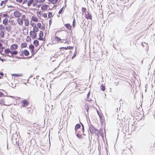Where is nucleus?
<instances>
[{
    "label": "nucleus",
    "instance_id": "f704fd0d",
    "mask_svg": "<svg viewBox=\"0 0 155 155\" xmlns=\"http://www.w3.org/2000/svg\"><path fill=\"white\" fill-rule=\"evenodd\" d=\"M31 41V37L29 36H27V38L26 39V41L27 42H28L29 41Z\"/></svg>",
    "mask_w": 155,
    "mask_h": 155
},
{
    "label": "nucleus",
    "instance_id": "c756f323",
    "mask_svg": "<svg viewBox=\"0 0 155 155\" xmlns=\"http://www.w3.org/2000/svg\"><path fill=\"white\" fill-rule=\"evenodd\" d=\"M90 91H89L87 94V101H90V100L89 99V97L90 96ZM91 101V99H90V101Z\"/></svg>",
    "mask_w": 155,
    "mask_h": 155
},
{
    "label": "nucleus",
    "instance_id": "7c9ffc66",
    "mask_svg": "<svg viewBox=\"0 0 155 155\" xmlns=\"http://www.w3.org/2000/svg\"><path fill=\"white\" fill-rule=\"evenodd\" d=\"M44 34L43 32L42 31H40V32L39 35V38H41L43 37V36Z\"/></svg>",
    "mask_w": 155,
    "mask_h": 155
},
{
    "label": "nucleus",
    "instance_id": "864d4df0",
    "mask_svg": "<svg viewBox=\"0 0 155 155\" xmlns=\"http://www.w3.org/2000/svg\"><path fill=\"white\" fill-rule=\"evenodd\" d=\"M100 120V121L101 122V124H102L103 122H104V120L103 119V117H101V118H99Z\"/></svg>",
    "mask_w": 155,
    "mask_h": 155
},
{
    "label": "nucleus",
    "instance_id": "37998d69",
    "mask_svg": "<svg viewBox=\"0 0 155 155\" xmlns=\"http://www.w3.org/2000/svg\"><path fill=\"white\" fill-rule=\"evenodd\" d=\"M124 62L125 63H130V60L128 58H126L124 60Z\"/></svg>",
    "mask_w": 155,
    "mask_h": 155
},
{
    "label": "nucleus",
    "instance_id": "dca6fc26",
    "mask_svg": "<svg viewBox=\"0 0 155 155\" xmlns=\"http://www.w3.org/2000/svg\"><path fill=\"white\" fill-rule=\"evenodd\" d=\"M5 33L4 31H0V38H4L5 37Z\"/></svg>",
    "mask_w": 155,
    "mask_h": 155
},
{
    "label": "nucleus",
    "instance_id": "423d86ee",
    "mask_svg": "<svg viewBox=\"0 0 155 155\" xmlns=\"http://www.w3.org/2000/svg\"><path fill=\"white\" fill-rule=\"evenodd\" d=\"M18 48V45L16 44L12 45L10 47V50H15L17 49Z\"/></svg>",
    "mask_w": 155,
    "mask_h": 155
},
{
    "label": "nucleus",
    "instance_id": "79ce46f5",
    "mask_svg": "<svg viewBox=\"0 0 155 155\" xmlns=\"http://www.w3.org/2000/svg\"><path fill=\"white\" fill-rule=\"evenodd\" d=\"M76 21H75L74 18V19L73 21L72 26L73 28H74L75 26Z\"/></svg>",
    "mask_w": 155,
    "mask_h": 155
},
{
    "label": "nucleus",
    "instance_id": "6ab92c4d",
    "mask_svg": "<svg viewBox=\"0 0 155 155\" xmlns=\"http://www.w3.org/2000/svg\"><path fill=\"white\" fill-rule=\"evenodd\" d=\"M25 21V25L28 26L29 25V20L28 19V18H26Z\"/></svg>",
    "mask_w": 155,
    "mask_h": 155
},
{
    "label": "nucleus",
    "instance_id": "58836bf2",
    "mask_svg": "<svg viewBox=\"0 0 155 155\" xmlns=\"http://www.w3.org/2000/svg\"><path fill=\"white\" fill-rule=\"evenodd\" d=\"M85 109L88 112V110H89V107H88V104H85Z\"/></svg>",
    "mask_w": 155,
    "mask_h": 155
},
{
    "label": "nucleus",
    "instance_id": "680f3d73",
    "mask_svg": "<svg viewBox=\"0 0 155 155\" xmlns=\"http://www.w3.org/2000/svg\"><path fill=\"white\" fill-rule=\"evenodd\" d=\"M2 16L3 17H6V15H7V14H2Z\"/></svg>",
    "mask_w": 155,
    "mask_h": 155
},
{
    "label": "nucleus",
    "instance_id": "9d476101",
    "mask_svg": "<svg viewBox=\"0 0 155 155\" xmlns=\"http://www.w3.org/2000/svg\"><path fill=\"white\" fill-rule=\"evenodd\" d=\"M17 21L18 24L20 25H21L23 23V21L21 19L18 18L17 19Z\"/></svg>",
    "mask_w": 155,
    "mask_h": 155
},
{
    "label": "nucleus",
    "instance_id": "69168bd1",
    "mask_svg": "<svg viewBox=\"0 0 155 155\" xmlns=\"http://www.w3.org/2000/svg\"><path fill=\"white\" fill-rule=\"evenodd\" d=\"M45 0H40L39 1V2L40 3H42L45 2Z\"/></svg>",
    "mask_w": 155,
    "mask_h": 155
},
{
    "label": "nucleus",
    "instance_id": "4be33fe9",
    "mask_svg": "<svg viewBox=\"0 0 155 155\" xmlns=\"http://www.w3.org/2000/svg\"><path fill=\"white\" fill-rule=\"evenodd\" d=\"M0 31H5V27L2 24L0 26Z\"/></svg>",
    "mask_w": 155,
    "mask_h": 155
},
{
    "label": "nucleus",
    "instance_id": "7ed1b4c3",
    "mask_svg": "<svg viewBox=\"0 0 155 155\" xmlns=\"http://www.w3.org/2000/svg\"><path fill=\"white\" fill-rule=\"evenodd\" d=\"M85 17L87 19L91 20L92 19V16L91 14H90L89 12L88 11L85 13Z\"/></svg>",
    "mask_w": 155,
    "mask_h": 155
},
{
    "label": "nucleus",
    "instance_id": "5701e85b",
    "mask_svg": "<svg viewBox=\"0 0 155 155\" xmlns=\"http://www.w3.org/2000/svg\"><path fill=\"white\" fill-rule=\"evenodd\" d=\"M27 43L26 42L22 43L21 45V48H25L27 46Z\"/></svg>",
    "mask_w": 155,
    "mask_h": 155
},
{
    "label": "nucleus",
    "instance_id": "09e8293b",
    "mask_svg": "<svg viewBox=\"0 0 155 155\" xmlns=\"http://www.w3.org/2000/svg\"><path fill=\"white\" fill-rule=\"evenodd\" d=\"M99 131L100 132H102V134H101V137H102V136H104V134H103V129L101 128L99 130Z\"/></svg>",
    "mask_w": 155,
    "mask_h": 155
},
{
    "label": "nucleus",
    "instance_id": "13d9d810",
    "mask_svg": "<svg viewBox=\"0 0 155 155\" xmlns=\"http://www.w3.org/2000/svg\"><path fill=\"white\" fill-rule=\"evenodd\" d=\"M97 114L99 117V118H101V117H102L101 114L100 112H99V113H97Z\"/></svg>",
    "mask_w": 155,
    "mask_h": 155
},
{
    "label": "nucleus",
    "instance_id": "8fccbe9b",
    "mask_svg": "<svg viewBox=\"0 0 155 155\" xmlns=\"http://www.w3.org/2000/svg\"><path fill=\"white\" fill-rule=\"evenodd\" d=\"M25 18H26L25 15H23L21 16V19L22 20L24 21V20H25V19H26Z\"/></svg>",
    "mask_w": 155,
    "mask_h": 155
},
{
    "label": "nucleus",
    "instance_id": "052dcab7",
    "mask_svg": "<svg viewBox=\"0 0 155 155\" xmlns=\"http://www.w3.org/2000/svg\"><path fill=\"white\" fill-rule=\"evenodd\" d=\"M33 124H34V125H33V127H37L38 126V124H36L35 123H34Z\"/></svg>",
    "mask_w": 155,
    "mask_h": 155
},
{
    "label": "nucleus",
    "instance_id": "473e14b6",
    "mask_svg": "<svg viewBox=\"0 0 155 155\" xmlns=\"http://www.w3.org/2000/svg\"><path fill=\"white\" fill-rule=\"evenodd\" d=\"M34 0H29L28 2V4L27 5L29 7L31 5L32 2Z\"/></svg>",
    "mask_w": 155,
    "mask_h": 155
},
{
    "label": "nucleus",
    "instance_id": "774afa93",
    "mask_svg": "<svg viewBox=\"0 0 155 155\" xmlns=\"http://www.w3.org/2000/svg\"><path fill=\"white\" fill-rule=\"evenodd\" d=\"M52 23V20L51 19L49 20V26H50Z\"/></svg>",
    "mask_w": 155,
    "mask_h": 155
},
{
    "label": "nucleus",
    "instance_id": "412c9836",
    "mask_svg": "<svg viewBox=\"0 0 155 155\" xmlns=\"http://www.w3.org/2000/svg\"><path fill=\"white\" fill-rule=\"evenodd\" d=\"M3 96H7L8 97L7 95H5L2 92L0 91V97H3ZM8 97H12L13 98V97H14V96H9Z\"/></svg>",
    "mask_w": 155,
    "mask_h": 155
},
{
    "label": "nucleus",
    "instance_id": "39448f33",
    "mask_svg": "<svg viewBox=\"0 0 155 155\" xmlns=\"http://www.w3.org/2000/svg\"><path fill=\"white\" fill-rule=\"evenodd\" d=\"M22 104L21 106L23 107H25L27 106L29 104L28 101L26 100H24L21 101Z\"/></svg>",
    "mask_w": 155,
    "mask_h": 155
},
{
    "label": "nucleus",
    "instance_id": "6e6552de",
    "mask_svg": "<svg viewBox=\"0 0 155 155\" xmlns=\"http://www.w3.org/2000/svg\"><path fill=\"white\" fill-rule=\"evenodd\" d=\"M54 39L56 41H58V42L60 41V42L61 43L63 42V41H61L62 40L60 38H59V37H58V36H55L54 37Z\"/></svg>",
    "mask_w": 155,
    "mask_h": 155
},
{
    "label": "nucleus",
    "instance_id": "49530a36",
    "mask_svg": "<svg viewBox=\"0 0 155 155\" xmlns=\"http://www.w3.org/2000/svg\"><path fill=\"white\" fill-rule=\"evenodd\" d=\"M41 12H37V13L38 17L40 18L41 15Z\"/></svg>",
    "mask_w": 155,
    "mask_h": 155
},
{
    "label": "nucleus",
    "instance_id": "bb28decb",
    "mask_svg": "<svg viewBox=\"0 0 155 155\" xmlns=\"http://www.w3.org/2000/svg\"><path fill=\"white\" fill-rule=\"evenodd\" d=\"M64 8H65L64 7H63L62 8H61L60 9V10L58 12L59 14H61L63 13V12H64Z\"/></svg>",
    "mask_w": 155,
    "mask_h": 155
},
{
    "label": "nucleus",
    "instance_id": "f03ea898",
    "mask_svg": "<svg viewBox=\"0 0 155 155\" xmlns=\"http://www.w3.org/2000/svg\"><path fill=\"white\" fill-rule=\"evenodd\" d=\"M29 34L33 39H35L37 36V33L35 32L34 31L31 30L29 33Z\"/></svg>",
    "mask_w": 155,
    "mask_h": 155
},
{
    "label": "nucleus",
    "instance_id": "cd10ccee",
    "mask_svg": "<svg viewBox=\"0 0 155 155\" xmlns=\"http://www.w3.org/2000/svg\"><path fill=\"white\" fill-rule=\"evenodd\" d=\"M87 9L86 8L84 7H82L81 8V12L82 13V15H84V13L85 12H87L86 11Z\"/></svg>",
    "mask_w": 155,
    "mask_h": 155
},
{
    "label": "nucleus",
    "instance_id": "603ef678",
    "mask_svg": "<svg viewBox=\"0 0 155 155\" xmlns=\"http://www.w3.org/2000/svg\"><path fill=\"white\" fill-rule=\"evenodd\" d=\"M37 27L40 29L41 27V25L40 23H38L37 24Z\"/></svg>",
    "mask_w": 155,
    "mask_h": 155
},
{
    "label": "nucleus",
    "instance_id": "1a4fd4ad",
    "mask_svg": "<svg viewBox=\"0 0 155 155\" xmlns=\"http://www.w3.org/2000/svg\"><path fill=\"white\" fill-rule=\"evenodd\" d=\"M64 26L69 30H71V26L69 23H67L64 25Z\"/></svg>",
    "mask_w": 155,
    "mask_h": 155
},
{
    "label": "nucleus",
    "instance_id": "9b49d317",
    "mask_svg": "<svg viewBox=\"0 0 155 155\" xmlns=\"http://www.w3.org/2000/svg\"><path fill=\"white\" fill-rule=\"evenodd\" d=\"M39 41L36 39L34 41L33 44L35 46V47H37L39 45Z\"/></svg>",
    "mask_w": 155,
    "mask_h": 155
},
{
    "label": "nucleus",
    "instance_id": "0e129e2a",
    "mask_svg": "<svg viewBox=\"0 0 155 155\" xmlns=\"http://www.w3.org/2000/svg\"><path fill=\"white\" fill-rule=\"evenodd\" d=\"M24 55V53H23V50H22L21 51V54H20V56H23Z\"/></svg>",
    "mask_w": 155,
    "mask_h": 155
},
{
    "label": "nucleus",
    "instance_id": "bf43d9fd",
    "mask_svg": "<svg viewBox=\"0 0 155 155\" xmlns=\"http://www.w3.org/2000/svg\"><path fill=\"white\" fill-rule=\"evenodd\" d=\"M59 49L61 50L62 49H64L65 50H67V47H60Z\"/></svg>",
    "mask_w": 155,
    "mask_h": 155
},
{
    "label": "nucleus",
    "instance_id": "e2e57ef3",
    "mask_svg": "<svg viewBox=\"0 0 155 155\" xmlns=\"http://www.w3.org/2000/svg\"><path fill=\"white\" fill-rule=\"evenodd\" d=\"M4 74L2 71L0 72V76H2H2L4 75Z\"/></svg>",
    "mask_w": 155,
    "mask_h": 155
},
{
    "label": "nucleus",
    "instance_id": "ea45409f",
    "mask_svg": "<svg viewBox=\"0 0 155 155\" xmlns=\"http://www.w3.org/2000/svg\"><path fill=\"white\" fill-rule=\"evenodd\" d=\"M52 13L51 12H49L48 13V18H50L52 16Z\"/></svg>",
    "mask_w": 155,
    "mask_h": 155
},
{
    "label": "nucleus",
    "instance_id": "e433bc0d",
    "mask_svg": "<svg viewBox=\"0 0 155 155\" xmlns=\"http://www.w3.org/2000/svg\"><path fill=\"white\" fill-rule=\"evenodd\" d=\"M30 25L32 27H33V28H35L36 26V24L34 23H32L31 21H30Z\"/></svg>",
    "mask_w": 155,
    "mask_h": 155
},
{
    "label": "nucleus",
    "instance_id": "72a5a7b5",
    "mask_svg": "<svg viewBox=\"0 0 155 155\" xmlns=\"http://www.w3.org/2000/svg\"><path fill=\"white\" fill-rule=\"evenodd\" d=\"M58 2V0H51L50 1V3L52 4H55L57 3Z\"/></svg>",
    "mask_w": 155,
    "mask_h": 155
},
{
    "label": "nucleus",
    "instance_id": "a18cd8bd",
    "mask_svg": "<svg viewBox=\"0 0 155 155\" xmlns=\"http://www.w3.org/2000/svg\"><path fill=\"white\" fill-rule=\"evenodd\" d=\"M37 38L39 40L43 41H45V38L42 37L41 38Z\"/></svg>",
    "mask_w": 155,
    "mask_h": 155
},
{
    "label": "nucleus",
    "instance_id": "393cba45",
    "mask_svg": "<svg viewBox=\"0 0 155 155\" xmlns=\"http://www.w3.org/2000/svg\"><path fill=\"white\" fill-rule=\"evenodd\" d=\"M18 51H15H15H11V52L10 53L12 55H16L18 53Z\"/></svg>",
    "mask_w": 155,
    "mask_h": 155
},
{
    "label": "nucleus",
    "instance_id": "b1692460",
    "mask_svg": "<svg viewBox=\"0 0 155 155\" xmlns=\"http://www.w3.org/2000/svg\"><path fill=\"white\" fill-rule=\"evenodd\" d=\"M22 76V74H12V77H18V76Z\"/></svg>",
    "mask_w": 155,
    "mask_h": 155
},
{
    "label": "nucleus",
    "instance_id": "4d7b16f0",
    "mask_svg": "<svg viewBox=\"0 0 155 155\" xmlns=\"http://www.w3.org/2000/svg\"><path fill=\"white\" fill-rule=\"evenodd\" d=\"M82 133L84 132V126H82Z\"/></svg>",
    "mask_w": 155,
    "mask_h": 155
},
{
    "label": "nucleus",
    "instance_id": "5fc2aeb1",
    "mask_svg": "<svg viewBox=\"0 0 155 155\" xmlns=\"http://www.w3.org/2000/svg\"><path fill=\"white\" fill-rule=\"evenodd\" d=\"M4 49L2 48H0V53L2 55L4 56L3 54H2V52L3 51V50Z\"/></svg>",
    "mask_w": 155,
    "mask_h": 155
},
{
    "label": "nucleus",
    "instance_id": "ddd939ff",
    "mask_svg": "<svg viewBox=\"0 0 155 155\" xmlns=\"http://www.w3.org/2000/svg\"><path fill=\"white\" fill-rule=\"evenodd\" d=\"M76 136L79 139H83V138L82 134H79V132H78V133H77Z\"/></svg>",
    "mask_w": 155,
    "mask_h": 155
},
{
    "label": "nucleus",
    "instance_id": "2f4dec72",
    "mask_svg": "<svg viewBox=\"0 0 155 155\" xmlns=\"http://www.w3.org/2000/svg\"><path fill=\"white\" fill-rule=\"evenodd\" d=\"M81 127V125L80 124H77L75 126V128L76 129H78V130Z\"/></svg>",
    "mask_w": 155,
    "mask_h": 155
},
{
    "label": "nucleus",
    "instance_id": "6e6d98bb",
    "mask_svg": "<svg viewBox=\"0 0 155 155\" xmlns=\"http://www.w3.org/2000/svg\"><path fill=\"white\" fill-rule=\"evenodd\" d=\"M43 16L45 18H46L47 17V14L46 13H45L43 14Z\"/></svg>",
    "mask_w": 155,
    "mask_h": 155
},
{
    "label": "nucleus",
    "instance_id": "2eb2a0df",
    "mask_svg": "<svg viewBox=\"0 0 155 155\" xmlns=\"http://www.w3.org/2000/svg\"><path fill=\"white\" fill-rule=\"evenodd\" d=\"M29 48L31 51H34V48H35V47L32 44H31L29 45Z\"/></svg>",
    "mask_w": 155,
    "mask_h": 155
},
{
    "label": "nucleus",
    "instance_id": "f3484780",
    "mask_svg": "<svg viewBox=\"0 0 155 155\" xmlns=\"http://www.w3.org/2000/svg\"><path fill=\"white\" fill-rule=\"evenodd\" d=\"M2 22L3 24L4 25H7L8 23V19L6 18H4L3 21Z\"/></svg>",
    "mask_w": 155,
    "mask_h": 155
},
{
    "label": "nucleus",
    "instance_id": "c85d7f7f",
    "mask_svg": "<svg viewBox=\"0 0 155 155\" xmlns=\"http://www.w3.org/2000/svg\"><path fill=\"white\" fill-rule=\"evenodd\" d=\"M38 28L37 26H36V27L35 28H33V30L32 31H34L35 32V33H37L39 31V29Z\"/></svg>",
    "mask_w": 155,
    "mask_h": 155
},
{
    "label": "nucleus",
    "instance_id": "c9c22d12",
    "mask_svg": "<svg viewBox=\"0 0 155 155\" xmlns=\"http://www.w3.org/2000/svg\"><path fill=\"white\" fill-rule=\"evenodd\" d=\"M101 91H104L105 90V87L103 84H101Z\"/></svg>",
    "mask_w": 155,
    "mask_h": 155
},
{
    "label": "nucleus",
    "instance_id": "aec40b11",
    "mask_svg": "<svg viewBox=\"0 0 155 155\" xmlns=\"http://www.w3.org/2000/svg\"><path fill=\"white\" fill-rule=\"evenodd\" d=\"M5 101L4 99H2L0 100V105H7L5 104Z\"/></svg>",
    "mask_w": 155,
    "mask_h": 155
},
{
    "label": "nucleus",
    "instance_id": "c03bdc74",
    "mask_svg": "<svg viewBox=\"0 0 155 155\" xmlns=\"http://www.w3.org/2000/svg\"><path fill=\"white\" fill-rule=\"evenodd\" d=\"M42 24L43 25L41 26V27L40 28V29L42 30H45V25L43 24V22L42 23Z\"/></svg>",
    "mask_w": 155,
    "mask_h": 155
},
{
    "label": "nucleus",
    "instance_id": "4468645a",
    "mask_svg": "<svg viewBox=\"0 0 155 155\" xmlns=\"http://www.w3.org/2000/svg\"><path fill=\"white\" fill-rule=\"evenodd\" d=\"M23 51L24 55L25 56H28L30 52L28 50L25 49Z\"/></svg>",
    "mask_w": 155,
    "mask_h": 155
},
{
    "label": "nucleus",
    "instance_id": "0eeeda50",
    "mask_svg": "<svg viewBox=\"0 0 155 155\" xmlns=\"http://www.w3.org/2000/svg\"><path fill=\"white\" fill-rule=\"evenodd\" d=\"M49 5L47 4H44L41 7V9L42 11H45L46 10Z\"/></svg>",
    "mask_w": 155,
    "mask_h": 155
},
{
    "label": "nucleus",
    "instance_id": "338daca9",
    "mask_svg": "<svg viewBox=\"0 0 155 155\" xmlns=\"http://www.w3.org/2000/svg\"><path fill=\"white\" fill-rule=\"evenodd\" d=\"M6 60L5 59H2L1 58H0V61H2V62L5 61Z\"/></svg>",
    "mask_w": 155,
    "mask_h": 155
},
{
    "label": "nucleus",
    "instance_id": "a19ab883",
    "mask_svg": "<svg viewBox=\"0 0 155 155\" xmlns=\"http://www.w3.org/2000/svg\"><path fill=\"white\" fill-rule=\"evenodd\" d=\"M77 55L76 50V49L75 51L73 54V55L72 57V59H73Z\"/></svg>",
    "mask_w": 155,
    "mask_h": 155
},
{
    "label": "nucleus",
    "instance_id": "f257e3e1",
    "mask_svg": "<svg viewBox=\"0 0 155 155\" xmlns=\"http://www.w3.org/2000/svg\"><path fill=\"white\" fill-rule=\"evenodd\" d=\"M89 129L90 133L91 134H93L95 132L97 131L98 133L99 134V131L97 129H96L94 126L91 124L89 126Z\"/></svg>",
    "mask_w": 155,
    "mask_h": 155
},
{
    "label": "nucleus",
    "instance_id": "a878e982",
    "mask_svg": "<svg viewBox=\"0 0 155 155\" xmlns=\"http://www.w3.org/2000/svg\"><path fill=\"white\" fill-rule=\"evenodd\" d=\"M4 51L6 54L10 53L11 52V51L9 48L5 49Z\"/></svg>",
    "mask_w": 155,
    "mask_h": 155
},
{
    "label": "nucleus",
    "instance_id": "3c124183",
    "mask_svg": "<svg viewBox=\"0 0 155 155\" xmlns=\"http://www.w3.org/2000/svg\"><path fill=\"white\" fill-rule=\"evenodd\" d=\"M67 49L72 50L73 48V47L71 46H68L67 47Z\"/></svg>",
    "mask_w": 155,
    "mask_h": 155
},
{
    "label": "nucleus",
    "instance_id": "20e7f679",
    "mask_svg": "<svg viewBox=\"0 0 155 155\" xmlns=\"http://www.w3.org/2000/svg\"><path fill=\"white\" fill-rule=\"evenodd\" d=\"M15 17L19 18L21 15V13L18 10H16L13 13Z\"/></svg>",
    "mask_w": 155,
    "mask_h": 155
},
{
    "label": "nucleus",
    "instance_id": "a211bd4d",
    "mask_svg": "<svg viewBox=\"0 0 155 155\" xmlns=\"http://www.w3.org/2000/svg\"><path fill=\"white\" fill-rule=\"evenodd\" d=\"M38 51V50L37 51H31V52L32 54V55L31 56L28 57V58H31L32 56H34V55H35L36 53H37Z\"/></svg>",
    "mask_w": 155,
    "mask_h": 155
},
{
    "label": "nucleus",
    "instance_id": "f8f14e48",
    "mask_svg": "<svg viewBox=\"0 0 155 155\" xmlns=\"http://www.w3.org/2000/svg\"><path fill=\"white\" fill-rule=\"evenodd\" d=\"M31 20L35 22H37L38 21V18H36L35 16H32L31 17Z\"/></svg>",
    "mask_w": 155,
    "mask_h": 155
},
{
    "label": "nucleus",
    "instance_id": "4c0bfd02",
    "mask_svg": "<svg viewBox=\"0 0 155 155\" xmlns=\"http://www.w3.org/2000/svg\"><path fill=\"white\" fill-rule=\"evenodd\" d=\"M5 1H2L1 2V3H0V5L1 6H2L4 4V6H3V8H4L5 5Z\"/></svg>",
    "mask_w": 155,
    "mask_h": 155
},
{
    "label": "nucleus",
    "instance_id": "de8ad7c7",
    "mask_svg": "<svg viewBox=\"0 0 155 155\" xmlns=\"http://www.w3.org/2000/svg\"><path fill=\"white\" fill-rule=\"evenodd\" d=\"M5 28L8 32H10L11 30V28L10 27H6Z\"/></svg>",
    "mask_w": 155,
    "mask_h": 155
}]
</instances>
